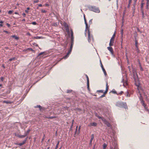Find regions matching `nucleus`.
Wrapping results in <instances>:
<instances>
[{
	"label": "nucleus",
	"instance_id": "bf43d9fd",
	"mask_svg": "<svg viewBox=\"0 0 149 149\" xmlns=\"http://www.w3.org/2000/svg\"><path fill=\"white\" fill-rule=\"evenodd\" d=\"M38 6L39 7H42V5L41 4H39L38 5Z\"/></svg>",
	"mask_w": 149,
	"mask_h": 149
},
{
	"label": "nucleus",
	"instance_id": "49530a36",
	"mask_svg": "<svg viewBox=\"0 0 149 149\" xmlns=\"http://www.w3.org/2000/svg\"><path fill=\"white\" fill-rule=\"evenodd\" d=\"M132 1V0H130L129 1V6H130V4H131Z\"/></svg>",
	"mask_w": 149,
	"mask_h": 149
},
{
	"label": "nucleus",
	"instance_id": "c9c22d12",
	"mask_svg": "<svg viewBox=\"0 0 149 149\" xmlns=\"http://www.w3.org/2000/svg\"><path fill=\"white\" fill-rule=\"evenodd\" d=\"M39 1L38 0H35L33 2V3L34 4L35 3H37Z\"/></svg>",
	"mask_w": 149,
	"mask_h": 149
},
{
	"label": "nucleus",
	"instance_id": "20e7f679",
	"mask_svg": "<svg viewBox=\"0 0 149 149\" xmlns=\"http://www.w3.org/2000/svg\"><path fill=\"white\" fill-rule=\"evenodd\" d=\"M109 89V86H108V82H106V90L105 91L104 93V94L101 95L100 97V98H102L104 97L105 96V95L106 94L108 91V90Z\"/></svg>",
	"mask_w": 149,
	"mask_h": 149
},
{
	"label": "nucleus",
	"instance_id": "603ef678",
	"mask_svg": "<svg viewBox=\"0 0 149 149\" xmlns=\"http://www.w3.org/2000/svg\"><path fill=\"white\" fill-rule=\"evenodd\" d=\"M45 138V136L44 135V136H43V138L42 139V142L44 141V140Z\"/></svg>",
	"mask_w": 149,
	"mask_h": 149
},
{
	"label": "nucleus",
	"instance_id": "4c0bfd02",
	"mask_svg": "<svg viewBox=\"0 0 149 149\" xmlns=\"http://www.w3.org/2000/svg\"><path fill=\"white\" fill-rule=\"evenodd\" d=\"M46 117L48 119H52L54 118V117Z\"/></svg>",
	"mask_w": 149,
	"mask_h": 149
},
{
	"label": "nucleus",
	"instance_id": "2eb2a0df",
	"mask_svg": "<svg viewBox=\"0 0 149 149\" xmlns=\"http://www.w3.org/2000/svg\"><path fill=\"white\" fill-rule=\"evenodd\" d=\"M107 126L108 127H111V124L108 122L107 121L105 123Z\"/></svg>",
	"mask_w": 149,
	"mask_h": 149
},
{
	"label": "nucleus",
	"instance_id": "bb28decb",
	"mask_svg": "<svg viewBox=\"0 0 149 149\" xmlns=\"http://www.w3.org/2000/svg\"><path fill=\"white\" fill-rule=\"evenodd\" d=\"M74 122V120H72V124H71V127H70V130H72V127H73V125Z\"/></svg>",
	"mask_w": 149,
	"mask_h": 149
},
{
	"label": "nucleus",
	"instance_id": "a878e982",
	"mask_svg": "<svg viewBox=\"0 0 149 149\" xmlns=\"http://www.w3.org/2000/svg\"><path fill=\"white\" fill-rule=\"evenodd\" d=\"M60 141H58L57 143V144L55 148V149H57V148H58V146L59 143Z\"/></svg>",
	"mask_w": 149,
	"mask_h": 149
},
{
	"label": "nucleus",
	"instance_id": "39448f33",
	"mask_svg": "<svg viewBox=\"0 0 149 149\" xmlns=\"http://www.w3.org/2000/svg\"><path fill=\"white\" fill-rule=\"evenodd\" d=\"M118 105L125 108H126V104L125 102H121L118 104Z\"/></svg>",
	"mask_w": 149,
	"mask_h": 149
},
{
	"label": "nucleus",
	"instance_id": "5701e85b",
	"mask_svg": "<svg viewBox=\"0 0 149 149\" xmlns=\"http://www.w3.org/2000/svg\"><path fill=\"white\" fill-rule=\"evenodd\" d=\"M123 29H122L121 30L120 33L121 34V38H122L123 35ZM122 40H123V39H122Z\"/></svg>",
	"mask_w": 149,
	"mask_h": 149
},
{
	"label": "nucleus",
	"instance_id": "37998d69",
	"mask_svg": "<svg viewBox=\"0 0 149 149\" xmlns=\"http://www.w3.org/2000/svg\"><path fill=\"white\" fill-rule=\"evenodd\" d=\"M149 4V1H148H148H147L146 6H147V8L148 7Z\"/></svg>",
	"mask_w": 149,
	"mask_h": 149
},
{
	"label": "nucleus",
	"instance_id": "79ce46f5",
	"mask_svg": "<svg viewBox=\"0 0 149 149\" xmlns=\"http://www.w3.org/2000/svg\"><path fill=\"white\" fill-rule=\"evenodd\" d=\"M36 108L38 107L40 109L41 107V106L40 105H37L36 107H35Z\"/></svg>",
	"mask_w": 149,
	"mask_h": 149
},
{
	"label": "nucleus",
	"instance_id": "f3484780",
	"mask_svg": "<svg viewBox=\"0 0 149 149\" xmlns=\"http://www.w3.org/2000/svg\"><path fill=\"white\" fill-rule=\"evenodd\" d=\"M3 103H6V104H10L12 103V102L10 101H3Z\"/></svg>",
	"mask_w": 149,
	"mask_h": 149
},
{
	"label": "nucleus",
	"instance_id": "f257e3e1",
	"mask_svg": "<svg viewBox=\"0 0 149 149\" xmlns=\"http://www.w3.org/2000/svg\"><path fill=\"white\" fill-rule=\"evenodd\" d=\"M133 74L135 85L136 86H137V89L139 91V93L140 95V99L141 101V104L144 107L145 109H146V105L145 104L144 101L143 100V98L142 97L140 91V89H141V88L139 86L140 85V82L137 73L136 72H133Z\"/></svg>",
	"mask_w": 149,
	"mask_h": 149
},
{
	"label": "nucleus",
	"instance_id": "6e6d98bb",
	"mask_svg": "<svg viewBox=\"0 0 149 149\" xmlns=\"http://www.w3.org/2000/svg\"><path fill=\"white\" fill-rule=\"evenodd\" d=\"M6 25L8 27H9L10 26V25L9 24H8V23H7L6 24Z\"/></svg>",
	"mask_w": 149,
	"mask_h": 149
},
{
	"label": "nucleus",
	"instance_id": "2f4dec72",
	"mask_svg": "<svg viewBox=\"0 0 149 149\" xmlns=\"http://www.w3.org/2000/svg\"><path fill=\"white\" fill-rule=\"evenodd\" d=\"M72 92V90H67V93H70Z\"/></svg>",
	"mask_w": 149,
	"mask_h": 149
},
{
	"label": "nucleus",
	"instance_id": "b1692460",
	"mask_svg": "<svg viewBox=\"0 0 149 149\" xmlns=\"http://www.w3.org/2000/svg\"><path fill=\"white\" fill-rule=\"evenodd\" d=\"M115 33L113 35L112 37L111 38V39L113 40H114L115 37Z\"/></svg>",
	"mask_w": 149,
	"mask_h": 149
},
{
	"label": "nucleus",
	"instance_id": "c03bdc74",
	"mask_svg": "<svg viewBox=\"0 0 149 149\" xmlns=\"http://www.w3.org/2000/svg\"><path fill=\"white\" fill-rule=\"evenodd\" d=\"M32 24H33V25H35L37 23H36V22H33L32 23Z\"/></svg>",
	"mask_w": 149,
	"mask_h": 149
},
{
	"label": "nucleus",
	"instance_id": "e2e57ef3",
	"mask_svg": "<svg viewBox=\"0 0 149 149\" xmlns=\"http://www.w3.org/2000/svg\"><path fill=\"white\" fill-rule=\"evenodd\" d=\"M140 70L141 71H143V69L141 67V66Z\"/></svg>",
	"mask_w": 149,
	"mask_h": 149
},
{
	"label": "nucleus",
	"instance_id": "58836bf2",
	"mask_svg": "<svg viewBox=\"0 0 149 149\" xmlns=\"http://www.w3.org/2000/svg\"><path fill=\"white\" fill-rule=\"evenodd\" d=\"M41 12L42 13H45L47 12V11H46L45 10H42Z\"/></svg>",
	"mask_w": 149,
	"mask_h": 149
},
{
	"label": "nucleus",
	"instance_id": "ddd939ff",
	"mask_svg": "<svg viewBox=\"0 0 149 149\" xmlns=\"http://www.w3.org/2000/svg\"><path fill=\"white\" fill-rule=\"evenodd\" d=\"M109 51L111 53H113V49L111 47H107Z\"/></svg>",
	"mask_w": 149,
	"mask_h": 149
},
{
	"label": "nucleus",
	"instance_id": "393cba45",
	"mask_svg": "<svg viewBox=\"0 0 149 149\" xmlns=\"http://www.w3.org/2000/svg\"><path fill=\"white\" fill-rule=\"evenodd\" d=\"M138 41L137 40H135V45L136 48H138Z\"/></svg>",
	"mask_w": 149,
	"mask_h": 149
},
{
	"label": "nucleus",
	"instance_id": "f704fd0d",
	"mask_svg": "<svg viewBox=\"0 0 149 149\" xmlns=\"http://www.w3.org/2000/svg\"><path fill=\"white\" fill-rule=\"evenodd\" d=\"M111 92V93H113L115 94H117L116 91L114 90H113Z\"/></svg>",
	"mask_w": 149,
	"mask_h": 149
},
{
	"label": "nucleus",
	"instance_id": "13d9d810",
	"mask_svg": "<svg viewBox=\"0 0 149 149\" xmlns=\"http://www.w3.org/2000/svg\"><path fill=\"white\" fill-rule=\"evenodd\" d=\"M92 140H91V139L90 141V144L91 145L92 142Z\"/></svg>",
	"mask_w": 149,
	"mask_h": 149
},
{
	"label": "nucleus",
	"instance_id": "7c9ffc66",
	"mask_svg": "<svg viewBox=\"0 0 149 149\" xmlns=\"http://www.w3.org/2000/svg\"><path fill=\"white\" fill-rule=\"evenodd\" d=\"M16 59V58L15 57H13L11 58H10L9 59V61H11L13 60H14Z\"/></svg>",
	"mask_w": 149,
	"mask_h": 149
},
{
	"label": "nucleus",
	"instance_id": "aec40b11",
	"mask_svg": "<svg viewBox=\"0 0 149 149\" xmlns=\"http://www.w3.org/2000/svg\"><path fill=\"white\" fill-rule=\"evenodd\" d=\"M71 46H70V49H71V50H72V47L73 45V40H72V41L71 40Z\"/></svg>",
	"mask_w": 149,
	"mask_h": 149
},
{
	"label": "nucleus",
	"instance_id": "3c124183",
	"mask_svg": "<svg viewBox=\"0 0 149 149\" xmlns=\"http://www.w3.org/2000/svg\"><path fill=\"white\" fill-rule=\"evenodd\" d=\"M126 59H127V62H129V60H128V58L127 55L126 54Z\"/></svg>",
	"mask_w": 149,
	"mask_h": 149
},
{
	"label": "nucleus",
	"instance_id": "4d7b16f0",
	"mask_svg": "<svg viewBox=\"0 0 149 149\" xmlns=\"http://www.w3.org/2000/svg\"><path fill=\"white\" fill-rule=\"evenodd\" d=\"M45 6H49V5L48 4H47V3H46L45 4Z\"/></svg>",
	"mask_w": 149,
	"mask_h": 149
},
{
	"label": "nucleus",
	"instance_id": "680f3d73",
	"mask_svg": "<svg viewBox=\"0 0 149 149\" xmlns=\"http://www.w3.org/2000/svg\"><path fill=\"white\" fill-rule=\"evenodd\" d=\"M92 19H91V20L89 21V23H91V22H92Z\"/></svg>",
	"mask_w": 149,
	"mask_h": 149
},
{
	"label": "nucleus",
	"instance_id": "f8f14e48",
	"mask_svg": "<svg viewBox=\"0 0 149 149\" xmlns=\"http://www.w3.org/2000/svg\"><path fill=\"white\" fill-rule=\"evenodd\" d=\"M97 126V124L95 122H93V123H91L89 125V126Z\"/></svg>",
	"mask_w": 149,
	"mask_h": 149
},
{
	"label": "nucleus",
	"instance_id": "1a4fd4ad",
	"mask_svg": "<svg viewBox=\"0 0 149 149\" xmlns=\"http://www.w3.org/2000/svg\"><path fill=\"white\" fill-rule=\"evenodd\" d=\"M15 135L16 136L21 138H24L26 136V135L25 134L24 135H20L18 134H15Z\"/></svg>",
	"mask_w": 149,
	"mask_h": 149
},
{
	"label": "nucleus",
	"instance_id": "473e14b6",
	"mask_svg": "<svg viewBox=\"0 0 149 149\" xmlns=\"http://www.w3.org/2000/svg\"><path fill=\"white\" fill-rule=\"evenodd\" d=\"M94 136L93 134H92L91 135V140H93L94 138Z\"/></svg>",
	"mask_w": 149,
	"mask_h": 149
},
{
	"label": "nucleus",
	"instance_id": "7ed1b4c3",
	"mask_svg": "<svg viewBox=\"0 0 149 149\" xmlns=\"http://www.w3.org/2000/svg\"><path fill=\"white\" fill-rule=\"evenodd\" d=\"M88 40L89 42H90L91 40H93V37L92 35L91 34V33L89 30H88Z\"/></svg>",
	"mask_w": 149,
	"mask_h": 149
},
{
	"label": "nucleus",
	"instance_id": "774afa93",
	"mask_svg": "<svg viewBox=\"0 0 149 149\" xmlns=\"http://www.w3.org/2000/svg\"><path fill=\"white\" fill-rule=\"evenodd\" d=\"M81 127V126H79V131Z\"/></svg>",
	"mask_w": 149,
	"mask_h": 149
},
{
	"label": "nucleus",
	"instance_id": "8fccbe9b",
	"mask_svg": "<svg viewBox=\"0 0 149 149\" xmlns=\"http://www.w3.org/2000/svg\"><path fill=\"white\" fill-rule=\"evenodd\" d=\"M97 116L98 117V118H99V119H101L102 118V117H101V116Z\"/></svg>",
	"mask_w": 149,
	"mask_h": 149
},
{
	"label": "nucleus",
	"instance_id": "dca6fc26",
	"mask_svg": "<svg viewBox=\"0 0 149 149\" xmlns=\"http://www.w3.org/2000/svg\"><path fill=\"white\" fill-rule=\"evenodd\" d=\"M11 36L12 38H14L16 40H18L19 39V37L16 35H12Z\"/></svg>",
	"mask_w": 149,
	"mask_h": 149
},
{
	"label": "nucleus",
	"instance_id": "6e6552de",
	"mask_svg": "<svg viewBox=\"0 0 149 149\" xmlns=\"http://www.w3.org/2000/svg\"><path fill=\"white\" fill-rule=\"evenodd\" d=\"M71 51L72 50L71 49L69 50L67 54L65 56H63V58L64 59L66 58L68 56L69 54L70 53Z\"/></svg>",
	"mask_w": 149,
	"mask_h": 149
},
{
	"label": "nucleus",
	"instance_id": "4468645a",
	"mask_svg": "<svg viewBox=\"0 0 149 149\" xmlns=\"http://www.w3.org/2000/svg\"><path fill=\"white\" fill-rule=\"evenodd\" d=\"M143 0H142V1L141 4V10H143V5L144 4V3H143Z\"/></svg>",
	"mask_w": 149,
	"mask_h": 149
},
{
	"label": "nucleus",
	"instance_id": "412c9836",
	"mask_svg": "<svg viewBox=\"0 0 149 149\" xmlns=\"http://www.w3.org/2000/svg\"><path fill=\"white\" fill-rule=\"evenodd\" d=\"M102 121L105 124V123L107 121L103 117H102V118L101 119Z\"/></svg>",
	"mask_w": 149,
	"mask_h": 149
},
{
	"label": "nucleus",
	"instance_id": "5fc2aeb1",
	"mask_svg": "<svg viewBox=\"0 0 149 149\" xmlns=\"http://www.w3.org/2000/svg\"><path fill=\"white\" fill-rule=\"evenodd\" d=\"M3 77H1V80L2 81H3Z\"/></svg>",
	"mask_w": 149,
	"mask_h": 149
},
{
	"label": "nucleus",
	"instance_id": "4be33fe9",
	"mask_svg": "<svg viewBox=\"0 0 149 149\" xmlns=\"http://www.w3.org/2000/svg\"><path fill=\"white\" fill-rule=\"evenodd\" d=\"M27 50H31V51H33L32 49L31 48H27V49L24 50L23 51H24L26 52V51Z\"/></svg>",
	"mask_w": 149,
	"mask_h": 149
},
{
	"label": "nucleus",
	"instance_id": "ea45409f",
	"mask_svg": "<svg viewBox=\"0 0 149 149\" xmlns=\"http://www.w3.org/2000/svg\"><path fill=\"white\" fill-rule=\"evenodd\" d=\"M134 1V6L136 5V3L137 1V0H133Z\"/></svg>",
	"mask_w": 149,
	"mask_h": 149
},
{
	"label": "nucleus",
	"instance_id": "0eeeda50",
	"mask_svg": "<svg viewBox=\"0 0 149 149\" xmlns=\"http://www.w3.org/2000/svg\"><path fill=\"white\" fill-rule=\"evenodd\" d=\"M86 28H85V30L84 32V34L85 36H86V33H87V31H88V30H89V29L88 28V24H86Z\"/></svg>",
	"mask_w": 149,
	"mask_h": 149
},
{
	"label": "nucleus",
	"instance_id": "052dcab7",
	"mask_svg": "<svg viewBox=\"0 0 149 149\" xmlns=\"http://www.w3.org/2000/svg\"><path fill=\"white\" fill-rule=\"evenodd\" d=\"M25 12L26 13H28V10H25Z\"/></svg>",
	"mask_w": 149,
	"mask_h": 149
},
{
	"label": "nucleus",
	"instance_id": "9d476101",
	"mask_svg": "<svg viewBox=\"0 0 149 149\" xmlns=\"http://www.w3.org/2000/svg\"><path fill=\"white\" fill-rule=\"evenodd\" d=\"M114 41V40H113L111 39H110L109 43V45L110 46H112L113 45Z\"/></svg>",
	"mask_w": 149,
	"mask_h": 149
},
{
	"label": "nucleus",
	"instance_id": "72a5a7b5",
	"mask_svg": "<svg viewBox=\"0 0 149 149\" xmlns=\"http://www.w3.org/2000/svg\"><path fill=\"white\" fill-rule=\"evenodd\" d=\"M97 92H99V93H104L103 92V90H98L97 91Z\"/></svg>",
	"mask_w": 149,
	"mask_h": 149
},
{
	"label": "nucleus",
	"instance_id": "a18cd8bd",
	"mask_svg": "<svg viewBox=\"0 0 149 149\" xmlns=\"http://www.w3.org/2000/svg\"><path fill=\"white\" fill-rule=\"evenodd\" d=\"M12 13V11L11 10H9L8 12V13L9 14H11Z\"/></svg>",
	"mask_w": 149,
	"mask_h": 149
},
{
	"label": "nucleus",
	"instance_id": "f03ea898",
	"mask_svg": "<svg viewBox=\"0 0 149 149\" xmlns=\"http://www.w3.org/2000/svg\"><path fill=\"white\" fill-rule=\"evenodd\" d=\"M88 9L91 11L94 12L99 13L100 12V11L98 7L93 6H90L88 7Z\"/></svg>",
	"mask_w": 149,
	"mask_h": 149
},
{
	"label": "nucleus",
	"instance_id": "a19ab883",
	"mask_svg": "<svg viewBox=\"0 0 149 149\" xmlns=\"http://www.w3.org/2000/svg\"><path fill=\"white\" fill-rule=\"evenodd\" d=\"M45 53V52H41L39 54H38V55L39 56H40L41 55H42V54H44V53Z\"/></svg>",
	"mask_w": 149,
	"mask_h": 149
},
{
	"label": "nucleus",
	"instance_id": "69168bd1",
	"mask_svg": "<svg viewBox=\"0 0 149 149\" xmlns=\"http://www.w3.org/2000/svg\"><path fill=\"white\" fill-rule=\"evenodd\" d=\"M77 127H78V126H77L76 127V131H75V133H76V132H77Z\"/></svg>",
	"mask_w": 149,
	"mask_h": 149
},
{
	"label": "nucleus",
	"instance_id": "864d4df0",
	"mask_svg": "<svg viewBox=\"0 0 149 149\" xmlns=\"http://www.w3.org/2000/svg\"><path fill=\"white\" fill-rule=\"evenodd\" d=\"M22 15L23 17H25L26 16V14L25 13H23Z\"/></svg>",
	"mask_w": 149,
	"mask_h": 149
},
{
	"label": "nucleus",
	"instance_id": "423d86ee",
	"mask_svg": "<svg viewBox=\"0 0 149 149\" xmlns=\"http://www.w3.org/2000/svg\"><path fill=\"white\" fill-rule=\"evenodd\" d=\"M86 77L87 78V88L88 90H89V78L88 76L86 75Z\"/></svg>",
	"mask_w": 149,
	"mask_h": 149
},
{
	"label": "nucleus",
	"instance_id": "de8ad7c7",
	"mask_svg": "<svg viewBox=\"0 0 149 149\" xmlns=\"http://www.w3.org/2000/svg\"><path fill=\"white\" fill-rule=\"evenodd\" d=\"M100 62H101V67L102 68H102H104L103 67V66L102 64V63H101V61H100Z\"/></svg>",
	"mask_w": 149,
	"mask_h": 149
},
{
	"label": "nucleus",
	"instance_id": "09e8293b",
	"mask_svg": "<svg viewBox=\"0 0 149 149\" xmlns=\"http://www.w3.org/2000/svg\"><path fill=\"white\" fill-rule=\"evenodd\" d=\"M3 31V32H5V33H9V32H8L7 31H6V30H4Z\"/></svg>",
	"mask_w": 149,
	"mask_h": 149
},
{
	"label": "nucleus",
	"instance_id": "338daca9",
	"mask_svg": "<svg viewBox=\"0 0 149 149\" xmlns=\"http://www.w3.org/2000/svg\"><path fill=\"white\" fill-rule=\"evenodd\" d=\"M3 23V21H0V23H1V24Z\"/></svg>",
	"mask_w": 149,
	"mask_h": 149
},
{
	"label": "nucleus",
	"instance_id": "6ab92c4d",
	"mask_svg": "<svg viewBox=\"0 0 149 149\" xmlns=\"http://www.w3.org/2000/svg\"><path fill=\"white\" fill-rule=\"evenodd\" d=\"M30 131L31 130L29 129L24 134L26 135V136L29 134Z\"/></svg>",
	"mask_w": 149,
	"mask_h": 149
},
{
	"label": "nucleus",
	"instance_id": "e433bc0d",
	"mask_svg": "<svg viewBox=\"0 0 149 149\" xmlns=\"http://www.w3.org/2000/svg\"><path fill=\"white\" fill-rule=\"evenodd\" d=\"M84 20L85 24H87V22H86V18H85V15H84Z\"/></svg>",
	"mask_w": 149,
	"mask_h": 149
},
{
	"label": "nucleus",
	"instance_id": "a211bd4d",
	"mask_svg": "<svg viewBox=\"0 0 149 149\" xmlns=\"http://www.w3.org/2000/svg\"><path fill=\"white\" fill-rule=\"evenodd\" d=\"M71 40L72 41V40H73V31L72 30L71 31Z\"/></svg>",
	"mask_w": 149,
	"mask_h": 149
},
{
	"label": "nucleus",
	"instance_id": "c756f323",
	"mask_svg": "<svg viewBox=\"0 0 149 149\" xmlns=\"http://www.w3.org/2000/svg\"><path fill=\"white\" fill-rule=\"evenodd\" d=\"M103 149H105V148L107 147V145H106V143H104L103 144Z\"/></svg>",
	"mask_w": 149,
	"mask_h": 149
},
{
	"label": "nucleus",
	"instance_id": "c85d7f7f",
	"mask_svg": "<svg viewBox=\"0 0 149 149\" xmlns=\"http://www.w3.org/2000/svg\"><path fill=\"white\" fill-rule=\"evenodd\" d=\"M141 13H142V17L143 18H144V17H145V16H144V12H143V10H141Z\"/></svg>",
	"mask_w": 149,
	"mask_h": 149
},
{
	"label": "nucleus",
	"instance_id": "0e129e2a",
	"mask_svg": "<svg viewBox=\"0 0 149 149\" xmlns=\"http://www.w3.org/2000/svg\"><path fill=\"white\" fill-rule=\"evenodd\" d=\"M123 93V92L122 91L121 92V93H118V94L119 95V94H120V95H121L122 94V93Z\"/></svg>",
	"mask_w": 149,
	"mask_h": 149
},
{
	"label": "nucleus",
	"instance_id": "cd10ccee",
	"mask_svg": "<svg viewBox=\"0 0 149 149\" xmlns=\"http://www.w3.org/2000/svg\"><path fill=\"white\" fill-rule=\"evenodd\" d=\"M102 70H103V72L105 74V75H107V73H106V70H105V69H104V68H102Z\"/></svg>",
	"mask_w": 149,
	"mask_h": 149
},
{
	"label": "nucleus",
	"instance_id": "9b49d317",
	"mask_svg": "<svg viewBox=\"0 0 149 149\" xmlns=\"http://www.w3.org/2000/svg\"><path fill=\"white\" fill-rule=\"evenodd\" d=\"M27 138H26V139L25 140H24V141H23V142L22 143H19L18 144V145H19L20 146H21L22 145H23L24 144L26 143V142L27 140Z\"/></svg>",
	"mask_w": 149,
	"mask_h": 149
}]
</instances>
